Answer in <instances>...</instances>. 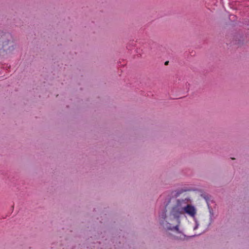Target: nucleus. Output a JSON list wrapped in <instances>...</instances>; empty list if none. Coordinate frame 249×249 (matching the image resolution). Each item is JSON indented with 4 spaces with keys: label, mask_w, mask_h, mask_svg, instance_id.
<instances>
[{
    "label": "nucleus",
    "mask_w": 249,
    "mask_h": 249,
    "mask_svg": "<svg viewBox=\"0 0 249 249\" xmlns=\"http://www.w3.org/2000/svg\"><path fill=\"white\" fill-rule=\"evenodd\" d=\"M190 199L189 198H185L184 199H178L176 200V204L173 207L171 211V215L174 217V221L177 224L175 226H171L172 224L170 223L169 219L167 221V225L166 228L171 231H175L178 232L179 217L182 214H184V211L187 203H190Z\"/></svg>",
    "instance_id": "1"
},
{
    "label": "nucleus",
    "mask_w": 249,
    "mask_h": 249,
    "mask_svg": "<svg viewBox=\"0 0 249 249\" xmlns=\"http://www.w3.org/2000/svg\"><path fill=\"white\" fill-rule=\"evenodd\" d=\"M189 203H187L186 204L185 209H184V213L187 214L192 217H194L196 214V210L194 206Z\"/></svg>",
    "instance_id": "2"
},
{
    "label": "nucleus",
    "mask_w": 249,
    "mask_h": 249,
    "mask_svg": "<svg viewBox=\"0 0 249 249\" xmlns=\"http://www.w3.org/2000/svg\"><path fill=\"white\" fill-rule=\"evenodd\" d=\"M2 45L3 48L9 44H12V42L10 40V38H11V36L10 34L5 33L2 36Z\"/></svg>",
    "instance_id": "3"
},
{
    "label": "nucleus",
    "mask_w": 249,
    "mask_h": 249,
    "mask_svg": "<svg viewBox=\"0 0 249 249\" xmlns=\"http://www.w3.org/2000/svg\"><path fill=\"white\" fill-rule=\"evenodd\" d=\"M161 218H163V219H165V218H166V216H165V214L163 213L161 215Z\"/></svg>",
    "instance_id": "4"
},
{
    "label": "nucleus",
    "mask_w": 249,
    "mask_h": 249,
    "mask_svg": "<svg viewBox=\"0 0 249 249\" xmlns=\"http://www.w3.org/2000/svg\"><path fill=\"white\" fill-rule=\"evenodd\" d=\"M168 63H169V62H168V61H166V62H165V65H168Z\"/></svg>",
    "instance_id": "5"
}]
</instances>
